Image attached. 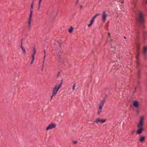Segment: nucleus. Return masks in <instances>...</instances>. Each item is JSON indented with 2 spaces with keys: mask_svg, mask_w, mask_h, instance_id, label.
<instances>
[{
  "mask_svg": "<svg viewBox=\"0 0 147 147\" xmlns=\"http://www.w3.org/2000/svg\"><path fill=\"white\" fill-rule=\"evenodd\" d=\"M138 17V22L139 27L143 30L145 28L144 24L145 20L144 18V14L142 11H139Z\"/></svg>",
  "mask_w": 147,
  "mask_h": 147,
  "instance_id": "obj_1",
  "label": "nucleus"
},
{
  "mask_svg": "<svg viewBox=\"0 0 147 147\" xmlns=\"http://www.w3.org/2000/svg\"><path fill=\"white\" fill-rule=\"evenodd\" d=\"M33 1L31 5V7L30 9V14L29 17V20L28 22V29H29L30 27L31 22L32 21V18L33 13Z\"/></svg>",
  "mask_w": 147,
  "mask_h": 147,
  "instance_id": "obj_2",
  "label": "nucleus"
},
{
  "mask_svg": "<svg viewBox=\"0 0 147 147\" xmlns=\"http://www.w3.org/2000/svg\"><path fill=\"white\" fill-rule=\"evenodd\" d=\"M61 81L59 85H58L57 86L56 85L53 88L52 93L53 96H55L56 94L59 90L61 87L63 83V80H61Z\"/></svg>",
  "mask_w": 147,
  "mask_h": 147,
  "instance_id": "obj_3",
  "label": "nucleus"
},
{
  "mask_svg": "<svg viewBox=\"0 0 147 147\" xmlns=\"http://www.w3.org/2000/svg\"><path fill=\"white\" fill-rule=\"evenodd\" d=\"M56 126V124L54 123H51L46 128V130L47 131L49 129L55 128Z\"/></svg>",
  "mask_w": 147,
  "mask_h": 147,
  "instance_id": "obj_4",
  "label": "nucleus"
},
{
  "mask_svg": "<svg viewBox=\"0 0 147 147\" xmlns=\"http://www.w3.org/2000/svg\"><path fill=\"white\" fill-rule=\"evenodd\" d=\"M106 120V119H101L100 118H97L95 121V122L97 124H98V122H100V123H102L105 122Z\"/></svg>",
  "mask_w": 147,
  "mask_h": 147,
  "instance_id": "obj_5",
  "label": "nucleus"
},
{
  "mask_svg": "<svg viewBox=\"0 0 147 147\" xmlns=\"http://www.w3.org/2000/svg\"><path fill=\"white\" fill-rule=\"evenodd\" d=\"M141 88V86H140V83L139 81H138L137 82V84L135 88H134V93H136V89L137 88H138L139 89H140Z\"/></svg>",
  "mask_w": 147,
  "mask_h": 147,
  "instance_id": "obj_6",
  "label": "nucleus"
},
{
  "mask_svg": "<svg viewBox=\"0 0 147 147\" xmlns=\"http://www.w3.org/2000/svg\"><path fill=\"white\" fill-rule=\"evenodd\" d=\"M62 42L61 40H57L55 41L54 44L55 46H58L59 47H61V43Z\"/></svg>",
  "mask_w": 147,
  "mask_h": 147,
  "instance_id": "obj_7",
  "label": "nucleus"
},
{
  "mask_svg": "<svg viewBox=\"0 0 147 147\" xmlns=\"http://www.w3.org/2000/svg\"><path fill=\"white\" fill-rule=\"evenodd\" d=\"M106 17L107 14H106V11H104L103 12L102 15V20L103 22H105Z\"/></svg>",
  "mask_w": 147,
  "mask_h": 147,
  "instance_id": "obj_8",
  "label": "nucleus"
},
{
  "mask_svg": "<svg viewBox=\"0 0 147 147\" xmlns=\"http://www.w3.org/2000/svg\"><path fill=\"white\" fill-rule=\"evenodd\" d=\"M138 129L136 131V133L138 134H140L142 133V131L144 130L143 127H138Z\"/></svg>",
  "mask_w": 147,
  "mask_h": 147,
  "instance_id": "obj_9",
  "label": "nucleus"
},
{
  "mask_svg": "<svg viewBox=\"0 0 147 147\" xmlns=\"http://www.w3.org/2000/svg\"><path fill=\"white\" fill-rule=\"evenodd\" d=\"M33 50V54H32V61L30 63V64H32V63L33 61L34 60V55L36 53L35 48L34 47Z\"/></svg>",
  "mask_w": 147,
  "mask_h": 147,
  "instance_id": "obj_10",
  "label": "nucleus"
},
{
  "mask_svg": "<svg viewBox=\"0 0 147 147\" xmlns=\"http://www.w3.org/2000/svg\"><path fill=\"white\" fill-rule=\"evenodd\" d=\"M133 106L135 107H138L139 105V102L137 100H135L134 101L133 103Z\"/></svg>",
  "mask_w": 147,
  "mask_h": 147,
  "instance_id": "obj_11",
  "label": "nucleus"
},
{
  "mask_svg": "<svg viewBox=\"0 0 147 147\" xmlns=\"http://www.w3.org/2000/svg\"><path fill=\"white\" fill-rule=\"evenodd\" d=\"M57 13L55 12L54 11H53L51 13V17L52 18L54 19L55 16L57 15Z\"/></svg>",
  "mask_w": 147,
  "mask_h": 147,
  "instance_id": "obj_12",
  "label": "nucleus"
},
{
  "mask_svg": "<svg viewBox=\"0 0 147 147\" xmlns=\"http://www.w3.org/2000/svg\"><path fill=\"white\" fill-rule=\"evenodd\" d=\"M147 52V47L145 45L143 46V53L144 55H145L146 54V52Z\"/></svg>",
  "mask_w": 147,
  "mask_h": 147,
  "instance_id": "obj_13",
  "label": "nucleus"
},
{
  "mask_svg": "<svg viewBox=\"0 0 147 147\" xmlns=\"http://www.w3.org/2000/svg\"><path fill=\"white\" fill-rule=\"evenodd\" d=\"M137 47V53H138V55L136 56V58L137 59V60L138 59V57L139 56V50H140V46H138Z\"/></svg>",
  "mask_w": 147,
  "mask_h": 147,
  "instance_id": "obj_14",
  "label": "nucleus"
},
{
  "mask_svg": "<svg viewBox=\"0 0 147 147\" xmlns=\"http://www.w3.org/2000/svg\"><path fill=\"white\" fill-rule=\"evenodd\" d=\"M99 15L100 14L99 13L96 14L94 16L92 17V19L90 21L93 22L95 19L97 17L99 16Z\"/></svg>",
  "mask_w": 147,
  "mask_h": 147,
  "instance_id": "obj_15",
  "label": "nucleus"
},
{
  "mask_svg": "<svg viewBox=\"0 0 147 147\" xmlns=\"http://www.w3.org/2000/svg\"><path fill=\"white\" fill-rule=\"evenodd\" d=\"M145 138V137L144 136H140V141L141 142H143L144 141Z\"/></svg>",
  "mask_w": 147,
  "mask_h": 147,
  "instance_id": "obj_16",
  "label": "nucleus"
},
{
  "mask_svg": "<svg viewBox=\"0 0 147 147\" xmlns=\"http://www.w3.org/2000/svg\"><path fill=\"white\" fill-rule=\"evenodd\" d=\"M143 125V122L139 121V123L138 125V127H142Z\"/></svg>",
  "mask_w": 147,
  "mask_h": 147,
  "instance_id": "obj_17",
  "label": "nucleus"
},
{
  "mask_svg": "<svg viewBox=\"0 0 147 147\" xmlns=\"http://www.w3.org/2000/svg\"><path fill=\"white\" fill-rule=\"evenodd\" d=\"M105 101V98H104L101 101L100 103V104L103 106V105Z\"/></svg>",
  "mask_w": 147,
  "mask_h": 147,
  "instance_id": "obj_18",
  "label": "nucleus"
},
{
  "mask_svg": "<svg viewBox=\"0 0 147 147\" xmlns=\"http://www.w3.org/2000/svg\"><path fill=\"white\" fill-rule=\"evenodd\" d=\"M73 28L72 26H70L69 28L68 29V32L69 33H71L73 30Z\"/></svg>",
  "mask_w": 147,
  "mask_h": 147,
  "instance_id": "obj_19",
  "label": "nucleus"
},
{
  "mask_svg": "<svg viewBox=\"0 0 147 147\" xmlns=\"http://www.w3.org/2000/svg\"><path fill=\"white\" fill-rule=\"evenodd\" d=\"M20 48L23 51V53L25 54L26 53L25 49L23 48V47L22 46V45H21L20 46Z\"/></svg>",
  "mask_w": 147,
  "mask_h": 147,
  "instance_id": "obj_20",
  "label": "nucleus"
},
{
  "mask_svg": "<svg viewBox=\"0 0 147 147\" xmlns=\"http://www.w3.org/2000/svg\"><path fill=\"white\" fill-rule=\"evenodd\" d=\"M57 57H58L60 59H62L63 58V55L62 54H58L57 55Z\"/></svg>",
  "mask_w": 147,
  "mask_h": 147,
  "instance_id": "obj_21",
  "label": "nucleus"
},
{
  "mask_svg": "<svg viewBox=\"0 0 147 147\" xmlns=\"http://www.w3.org/2000/svg\"><path fill=\"white\" fill-rule=\"evenodd\" d=\"M136 63L137 64V67L138 68H140L139 67L140 66V63L137 61L136 62Z\"/></svg>",
  "mask_w": 147,
  "mask_h": 147,
  "instance_id": "obj_22",
  "label": "nucleus"
},
{
  "mask_svg": "<svg viewBox=\"0 0 147 147\" xmlns=\"http://www.w3.org/2000/svg\"><path fill=\"white\" fill-rule=\"evenodd\" d=\"M93 23V22H92L90 21V23L88 25V27H90L92 25Z\"/></svg>",
  "mask_w": 147,
  "mask_h": 147,
  "instance_id": "obj_23",
  "label": "nucleus"
},
{
  "mask_svg": "<svg viewBox=\"0 0 147 147\" xmlns=\"http://www.w3.org/2000/svg\"><path fill=\"white\" fill-rule=\"evenodd\" d=\"M103 105H100V104L99 105V110H102V108Z\"/></svg>",
  "mask_w": 147,
  "mask_h": 147,
  "instance_id": "obj_24",
  "label": "nucleus"
},
{
  "mask_svg": "<svg viewBox=\"0 0 147 147\" xmlns=\"http://www.w3.org/2000/svg\"><path fill=\"white\" fill-rule=\"evenodd\" d=\"M144 119V117L143 116L142 117L140 118V121L143 122Z\"/></svg>",
  "mask_w": 147,
  "mask_h": 147,
  "instance_id": "obj_25",
  "label": "nucleus"
},
{
  "mask_svg": "<svg viewBox=\"0 0 147 147\" xmlns=\"http://www.w3.org/2000/svg\"><path fill=\"white\" fill-rule=\"evenodd\" d=\"M45 50H44V60H43V62H44L45 61V57H46V55H45Z\"/></svg>",
  "mask_w": 147,
  "mask_h": 147,
  "instance_id": "obj_26",
  "label": "nucleus"
},
{
  "mask_svg": "<svg viewBox=\"0 0 147 147\" xmlns=\"http://www.w3.org/2000/svg\"><path fill=\"white\" fill-rule=\"evenodd\" d=\"M136 45L137 46H140V44L139 42H138L136 43Z\"/></svg>",
  "mask_w": 147,
  "mask_h": 147,
  "instance_id": "obj_27",
  "label": "nucleus"
},
{
  "mask_svg": "<svg viewBox=\"0 0 147 147\" xmlns=\"http://www.w3.org/2000/svg\"><path fill=\"white\" fill-rule=\"evenodd\" d=\"M138 71L137 73H140V70H141V68H138Z\"/></svg>",
  "mask_w": 147,
  "mask_h": 147,
  "instance_id": "obj_28",
  "label": "nucleus"
},
{
  "mask_svg": "<svg viewBox=\"0 0 147 147\" xmlns=\"http://www.w3.org/2000/svg\"><path fill=\"white\" fill-rule=\"evenodd\" d=\"M75 84H74V85L72 87V90H74V89H75Z\"/></svg>",
  "mask_w": 147,
  "mask_h": 147,
  "instance_id": "obj_29",
  "label": "nucleus"
},
{
  "mask_svg": "<svg viewBox=\"0 0 147 147\" xmlns=\"http://www.w3.org/2000/svg\"><path fill=\"white\" fill-rule=\"evenodd\" d=\"M42 1V0H39V2H38V5H40V4Z\"/></svg>",
  "mask_w": 147,
  "mask_h": 147,
  "instance_id": "obj_30",
  "label": "nucleus"
},
{
  "mask_svg": "<svg viewBox=\"0 0 147 147\" xmlns=\"http://www.w3.org/2000/svg\"><path fill=\"white\" fill-rule=\"evenodd\" d=\"M101 111V110H99L97 112V114H99L100 113Z\"/></svg>",
  "mask_w": 147,
  "mask_h": 147,
  "instance_id": "obj_31",
  "label": "nucleus"
},
{
  "mask_svg": "<svg viewBox=\"0 0 147 147\" xmlns=\"http://www.w3.org/2000/svg\"><path fill=\"white\" fill-rule=\"evenodd\" d=\"M73 142L74 144H76L77 143V142L76 141H74V140H73Z\"/></svg>",
  "mask_w": 147,
  "mask_h": 147,
  "instance_id": "obj_32",
  "label": "nucleus"
},
{
  "mask_svg": "<svg viewBox=\"0 0 147 147\" xmlns=\"http://www.w3.org/2000/svg\"><path fill=\"white\" fill-rule=\"evenodd\" d=\"M137 76L138 79L140 80L141 78V77L140 76Z\"/></svg>",
  "mask_w": 147,
  "mask_h": 147,
  "instance_id": "obj_33",
  "label": "nucleus"
},
{
  "mask_svg": "<svg viewBox=\"0 0 147 147\" xmlns=\"http://www.w3.org/2000/svg\"><path fill=\"white\" fill-rule=\"evenodd\" d=\"M108 34L109 37H110L111 36V35H110V33H109L108 32Z\"/></svg>",
  "mask_w": 147,
  "mask_h": 147,
  "instance_id": "obj_34",
  "label": "nucleus"
},
{
  "mask_svg": "<svg viewBox=\"0 0 147 147\" xmlns=\"http://www.w3.org/2000/svg\"><path fill=\"white\" fill-rule=\"evenodd\" d=\"M44 62H43V64H42V70L43 69V66H44V65H43V63H44Z\"/></svg>",
  "mask_w": 147,
  "mask_h": 147,
  "instance_id": "obj_35",
  "label": "nucleus"
},
{
  "mask_svg": "<svg viewBox=\"0 0 147 147\" xmlns=\"http://www.w3.org/2000/svg\"><path fill=\"white\" fill-rule=\"evenodd\" d=\"M23 38H22V40H21V45H22V40H23Z\"/></svg>",
  "mask_w": 147,
  "mask_h": 147,
  "instance_id": "obj_36",
  "label": "nucleus"
},
{
  "mask_svg": "<svg viewBox=\"0 0 147 147\" xmlns=\"http://www.w3.org/2000/svg\"><path fill=\"white\" fill-rule=\"evenodd\" d=\"M137 76H140V73H137Z\"/></svg>",
  "mask_w": 147,
  "mask_h": 147,
  "instance_id": "obj_37",
  "label": "nucleus"
},
{
  "mask_svg": "<svg viewBox=\"0 0 147 147\" xmlns=\"http://www.w3.org/2000/svg\"><path fill=\"white\" fill-rule=\"evenodd\" d=\"M40 7V5H38V10H39V9Z\"/></svg>",
  "mask_w": 147,
  "mask_h": 147,
  "instance_id": "obj_38",
  "label": "nucleus"
},
{
  "mask_svg": "<svg viewBox=\"0 0 147 147\" xmlns=\"http://www.w3.org/2000/svg\"><path fill=\"white\" fill-rule=\"evenodd\" d=\"M53 94L51 96V100L52 99V98L53 97Z\"/></svg>",
  "mask_w": 147,
  "mask_h": 147,
  "instance_id": "obj_39",
  "label": "nucleus"
},
{
  "mask_svg": "<svg viewBox=\"0 0 147 147\" xmlns=\"http://www.w3.org/2000/svg\"><path fill=\"white\" fill-rule=\"evenodd\" d=\"M95 123V121H93V123H92V124H94Z\"/></svg>",
  "mask_w": 147,
  "mask_h": 147,
  "instance_id": "obj_40",
  "label": "nucleus"
},
{
  "mask_svg": "<svg viewBox=\"0 0 147 147\" xmlns=\"http://www.w3.org/2000/svg\"><path fill=\"white\" fill-rule=\"evenodd\" d=\"M82 5H81L80 6V7L81 8H82Z\"/></svg>",
  "mask_w": 147,
  "mask_h": 147,
  "instance_id": "obj_41",
  "label": "nucleus"
},
{
  "mask_svg": "<svg viewBox=\"0 0 147 147\" xmlns=\"http://www.w3.org/2000/svg\"><path fill=\"white\" fill-rule=\"evenodd\" d=\"M124 38H125V39H126V37H125V36H124Z\"/></svg>",
  "mask_w": 147,
  "mask_h": 147,
  "instance_id": "obj_42",
  "label": "nucleus"
},
{
  "mask_svg": "<svg viewBox=\"0 0 147 147\" xmlns=\"http://www.w3.org/2000/svg\"><path fill=\"white\" fill-rule=\"evenodd\" d=\"M78 0H77L76 1V3H78Z\"/></svg>",
  "mask_w": 147,
  "mask_h": 147,
  "instance_id": "obj_43",
  "label": "nucleus"
},
{
  "mask_svg": "<svg viewBox=\"0 0 147 147\" xmlns=\"http://www.w3.org/2000/svg\"><path fill=\"white\" fill-rule=\"evenodd\" d=\"M78 0H77L76 1V3H78Z\"/></svg>",
  "mask_w": 147,
  "mask_h": 147,
  "instance_id": "obj_44",
  "label": "nucleus"
},
{
  "mask_svg": "<svg viewBox=\"0 0 147 147\" xmlns=\"http://www.w3.org/2000/svg\"><path fill=\"white\" fill-rule=\"evenodd\" d=\"M146 3L147 4V1H146Z\"/></svg>",
  "mask_w": 147,
  "mask_h": 147,
  "instance_id": "obj_45",
  "label": "nucleus"
},
{
  "mask_svg": "<svg viewBox=\"0 0 147 147\" xmlns=\"http://www.w3.org/2000/svg\"><path fill=\"white\" fill-rule=\"evenodd\" d=\"M109 22V21H108V22H107V24H108Z\"/></svg>",
  "mask_w": 147,
  "mask_h": 147,
  "instance_id": "obj_46",
  "label": "nucleus"
},
{
  "mask_svg": "<svg viewBox=\"0 0 147 147\" xmlns=\"http://www.w3.org/2000/svg\"><path fill=\"white\" fill-rule=\"evenodd\" d=\"M77 4V3H76V4Z\"/></svg>",
  "mask_w": 147,
  "mask_h": 147,
  "instance_id": "obj_47",
  "label": "nucleus"
}]
</instances>
